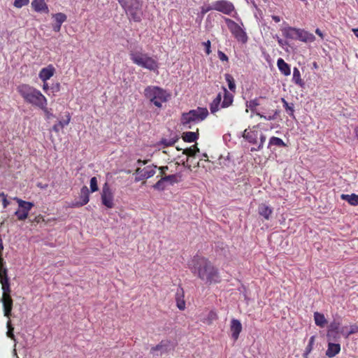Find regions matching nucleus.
Returning <instances> with one entry per match:
<instances>
[{
    "instance_id": "nucleus-38",
    "label": "nucleus",
    "mask_w": 358,
    "mask_h": 358,
    "mask_svg": "<svg viewBox=\"0 0 358 358\" xmlns=\"http://www.w3.org/2000/svg\"><path fill=\"white\" fill-rule=\"evenodd\" d=\"M166 183L167 182H166L164 180L160 179L152 187H153V189H157L159 191H163L166 188Z\"/></svg>"
},
{
    "instance_id": "nucleus-45",
    "label": "nucleus",
    "mask_w": 358,
    "mask_h": 358,
    "mask_svg": "<svg viewBox=\"0 0 358 358\" xmlns=\"http://www.w3.org/2000/svg\"><path fill=\"white\" fill-rule=\"evenodd\" d=\"M208 324H210L212 321L217 320V314L213 310H210V313L208 314Z\"/></svg>"
},
{
    "instance_id": "nucleus-17",
    "label": "nucleus",
    "mask_w": 358,
    "mask_h": 358,
    "mask_svg": "<svg viewBox=\"0 0 358 358\" xmlns=\"http://www.w3.org/2000/svg\"><path fill=\"white\" fill-rule=\"evenodd\" d=\"M170 341L169 340H162L159 343L153 346L151 348V353L154 355L156 352H160V354L162 355L168 352V347L170 346Z\"/></svg>"
},
{
    "instance_id": "nucleus-5",
    "label": "nucleus",
    "mask_w": 358,
    "mask_h": 358,
    "mask_svg": "<svg viewBox=\"0 0 358 358\" xmlns=\"http://www.w3.org/2000/svg\"><path fill=\"white\" fill-rule=\"evenodd\" d=\"M145 96L150 99L153 104L161 108L162 103L166 102L170 95L166 90L156 86H148L144 91Z\"/></svg>"
},
{
    "instance_id": "nucleus-37",
    "label": "nucleus",
    "mask_w": 358,
    "mask_h": 358,
    "mask_svg": "<svg viewBox=\"0 0 358 358\" xmlns=\"http://www.w3.org/2000/svg\"><path fill=\"white\" fill-rule=\"evenodd\" d=\"M161 180L171 185H173L178 182V179L175 175H169L162 177L161 178Z\"/></svg>"
},
{
    "instance_id": "nucleus-33",
    "label": "nucleus",
    "mask_w": 358,
    "mask_h": 358,
    "mask_svg": "<svg viewBox=\"0 0 358 358\" xmlns=\"http://www.w3.org/2000/svg\"><path fill=\"white\" fill-rule=\"evenodd\" d=\"M7 319H8V321H7V322H6V327H7L6 335H7V337L10 338L13 341H15V336L13 334V329H14V328L13 327V326L10 324V318H7Z\"/></svg>"
},
{
    "instance_id": "nucleus-60",
    "label": "nucleus",
    "mask_w": 358,
    "mask_h": 358,
    "mask_svg": "<svg viewBox=\"0 0 358 358\" xmlns=\"http://www.w3.org/2000/svg\"><path fill=\"white\" fill-rule=\"evenodd\" d=\"M168 169L167 166H163V167L159 168V169L161 170V173H163L164 169Z\"/></svg>"
},
{
    "instance_id": "nucleus-40",
    "label": "nucleus",
    "mask_w": 358,
    "mask_h": 358,
    "mask_svg": "<svg viewBox=\"0 0 358 358\" xmlns=\"http://www.w3.org/2000/svg\"><path fill=\"white\" fill-rule=\"evenodd\" d=\"M199 149L196 147V145H194L192 148L185 150L184 151V153L187 155V157H194L196 152H199Z\"/></svg>"
},
{
    "instance_id": "nucleus-41",
    "label": "nucleus",
    "mask_w": 358,
    "mask_h": 358,
    "mask_svg": "<svg viewBox=\"0 0 358 358\" xmlns=\"http://www.w3.org/2000/svg\"><path fill=\"white\" fill-rule=\"evenodd\" d=\"M173 144V143H169V144H166V147H164L163 148V150H161V149H159L157 150V152L155 153L157 155H161L162 154H164V155H169L170 153V150H169V146Z\"/></svg>"
},
{
    "instance_id": "nucleus-18",
    "label": "nucleus",
    "mask_w": 358,
    "mask_h": 358,
    "mask_svg": "<svg viewBox=\"0 0 358 358\" xmlns=\"http://www.w3.org/2000/svg\"><path fill=\"white\" fill-rule=\"evenodd\" d=\"M341 345L339 343H329L327 350L325 352V355L328 358H333L340 352Z\"/></svg>"
},
{
    "instance_id": "nucleus-23",
    "label": "nucleus",
    "mask_w": 358,
    "mask_h": 358,
    "mask_svg": "<svg viewBox=\"0 0 358 358\" xmlns=\"http://www.w3.org/2000/svg\"><path fill=\"white\" fill-rule=\"evenodd\" d=\"M339 327L340 323L338 322H332L331 324H329V331L327 334V337L329 341L336 337V334H338Z\"/></svg>"
},
{
    "instance_id": "nucleus-4",
    "label": "nucleus",
    "mask_w": 358,
    "mask_h": 358,
    "mask_svg": "<svg viewBox=\"0 0 358 358\" xmlns=\"http://www.w3.org/2000/svg\"><path fill=\"white\" fill-rule=\"evenodd\" d=\"M129 57L134 64L150 71H157L159 68L157 60L141 51H130Z\"/></svg>"
},
{
    "instance_id": "nucleus-62",
    "label": "nucleus",
    "mask_w": 358,
    "mask_h": 358,
    "mask_svg": "<svg viewBox=\"0 0 358 358\" xmlns=\"http://www.w3.org/2000/svg\"><path fill=\"white\" fill-rule=\"evenodd\" d=\"M45 113L47 114L48 117H50V116H52V114L50 113L48 110L47 112H45Z\"/></svg>"
},
{
    "instance_id": "nucleus-44",
    "label": "nucleus",
    "mask_w": 358,
    "mask_h": 358,
    "mask_svg": "<svg viewBox=\"0 0 358 358\" xmlns=\"http://www.w3.org/2000/svg\"><path fill=\"white\" fill-rule=\"evenodd\" d=\"M0 198H1L3 208H7L9 206L10 202L6 199V194L3 192H0Z\"/></svg>"
},
{
    "instance_id": "nucleus-14",
    "label": "nucleus",
    "mask_w": 358,
    "mask_h": 358,
    "mask_svg": "<svg viewBox=\"0 0 358 358\" xmlns=\"http://www.w3.org/2000/svg\"><path fill=\"white\" fill-rule=\"evenodd\" d=\"M55 71V69L53 67V66L49 65L45 68H43L40 71L38 77L43 82H46L48 80H49L51 77L53 76Z\"/></svg>"
},
{
    "instance_id": "nucleus-22",
    "label": "nucleus",
    "mask_w": 358,
    "mask_h": 358,
    "mask_svg": "<svg viewBox=\"0 0 358 358\" xmlns=\"http://www.w3.org/2000/svg\"><path fill=\"white\" fill-rule=\"evenodd\" d=\"M258 210L259 215L266 220H269L271 214L273 213V210L271 209V208L265 203H262L259 205Z\"/></svg>"
},
{
    "instance_id": "nucleus-2",
    "label": "nucleus",
    "mask_w": 358,
    "mask_h": 358,
    "mask_svg": "<svg viewBox=\"0 0 358 358\" xmlns=\"http://www.w3.org/2000/svg\"><path fill=\"white\" fill-rule=\"evenodd\" d=\"M17 92L24 102L38 107L44 112L48 111V100L40 90L29 84L22 83L17 87Z\"/></svg>"
},
{
    "instance_id": "nucleus-21",
    "label": "nucleus",
    "mask_w": 358,
    "mask_h": 358,
    "mask_svg": "<svg viewBox=\"0 0 358 358\" xmlns=\"http://www.w3.org/2000/svg\"><path fill=\"white\" fill-rule=\"evenodd\" d=\"M80 199H81V203L76 204L77 206H83L88 203L90 201V190L87 186H83L80 192Z\"/></svg>"
},
{
    "instance_id": "nucleus-25",
    "label": "nucleus",
    "mask_w": 358,
    "mask_h": 358,
    "mask_svg": "<svg viewBox=\"0 0 358 358\" xmlns=\"http://www.w3.org/2000/svg\"><path fill=\"white\" fill-rule=\"evenodd\" d=\"M234 96L229 93L226 88L224 87L223 101L222 102V108H227L233 103Z\"/></svg>"
},
{
    "instance_id": "nucleus-61",
    "label": "nucleus",
    "mask_w": 358,
    "mask_h": 358,
    "mask_svg": "<svg viewBox=\"0 0 358 358\" xmlns=\"http://www.w3.org/2000/svg\"><path fill=\"white\" fill-rule=\"evenodd\" d=\"M55 90L56 92H58L59 90V84L57 83L55 87Z\"/></svg>"
},
{
    "instance_id": "nucleus-27",
    "label": "nucleus",
    "mask_w": 358,
    "mask_h": 358,
    "mask_svg": "<svg viewBox=\"0 0 358 358\" xmlns=\"http://www.w3.org/2000/svg\"><path fill=\"white\" fill-rule=\"evenodd\" d=\"M292 80L295 83L296 85H299L301 87H303L305 85V83L301 77V72L299 69H297L296 67L294 68Z\"/></svg>"
},
{
    "instance_id": "nucleus-48",
    "label": "nucleus",
    "mask_w": 358,
    "mask_h": 358,
    "mask_svg": "<svg viewBox=\"0 0 358 358\" xmlns=\"http://www.w3.org/2000/svg\"><path fill=\"white\" fill-rule=\"evenodd\" d=\"M0 242H1V239H0ZM3 250V245H2V242L0 243V273H1V271L3 269H7L6 268L3 267V258H2V254H1V251Z\"/></svg>"
},
{
    "instance_id": "nucleus-7",
    "label": "nucleus",
    "mask_w": 358,
    "mask_h": 358,
    "mask_svg": "<svg viewBox=\"0 0 358 358\" xmlns=\"http://www.w3.org/2000/svg\"><path fill=\"white\" fill-rule=\"evenodd\" d=\"M224 21L231 34L238 41L243 43L248 41V36L245 31L236 22L229 18H225Z\"/></svg>"
},
{
    "instance_id": "nucleus-19",
    "label": "nucleus",
    "mask_w": 358,
    "mask_h": 358,
    "mask_svg": "<svg viewBox=\"0 0 358 358\" xmlns=\"http://www.w3.org/2000/svg\"><path fill=\"white\" fill-rule=\"evenodd\" d=\"M176 303L179 310H183L185 309V301L184 300V292L181 287H179L176 292Z\"/></svg>"
},
{
    "instance_id": "nucleus-64",
    "label": "nucleus",
    "mask_w": 358,
    "mask_h": 358,
    "mask_svg": "<svg viewBox=\"0 0 358 358\" xmlns=\"http://www.w3.org/2000/svg\"><path fill=\"white\" fill-rule=\"evenodd\" d=\"M203 157H207V155L206 154H203Z\"/></svg>"
},
{
    "instance_id": "nucleus-9",
    "label": "nucleus",
    "mask_w": 358,
    "mask_h": 358,
    "mask_svg": "<svg viewBox=\"0 0 358 358\" xmlns=\"http://www.w3.org/2000/svg\"><path fill=\"white\" fill-rule=\"evenodd\" d=\"M101 203L105 207L112 208L113 207V194L108 182H105L102 187L101 194Z\"/></svg>"
},
{
    "instance_id": "nucleus-26",
    "label": "nucleus",
    "mask_w": 358,
    "mask_h": 358,
    "mask_svg": "<svg viewBox=\"0 0 358 358\" xmlns=\"http://www.w3.org/2000/svg\"><path fill=\"white\" fill-rule=\"evenodd\" d=\"M198 131H199V130L197 129V131L196 132H193V131L184 132L182 134L183 140L185 142H188V143H192V142L196 141L197 140V138H199V132Z\"/></svg>"
},
{
    "instance_id": "nucleus-53",
    "label": "nucleus",
    "mask_w": 358,
    "mask_h": 358,
    "mask_svg": "<svg viewBox=\"0 0 358 358\" xmlns=\"http://www.w3.org/2000/svg\"><path fill=\"white\" fill-rule=\"evenodd\" d=\"M258 105H259L258 100L254 99V100H251L250 101L249 107L252 108L253 107H256Z\"/></svg>"
},
{
    "instance_id": "nucleus-43",
    "label": "nucleus",
    "mask_w": 358,
    "mask_h": 358,
    "mask_svg": "<svg viewBox=\"0 0 358 358\" xmlns=\"http://www.w3.org/2000/svg\"><path fill=\"white\" fill-rule=\"evenodd\" d=\"M71 121V116L69 113H67L66 116V119L63 120H60L59 122V125L61 129H63L66 125L69 124Z\"/></svg>"
},
{
    "instance_id": "nucleus-56",
    "label": "nucleus",
    "mask_w": 358,
    "mask_h": 358,
    "mask_svg": "<svg viewBox=\"0 0 358 358\" xmlns=\"http://www.w3.org/2000/svg\"><path fill=\"white\" fill-rule=\"evenodd\" d=\"M48 89H49V85H48L47 81L46 82H43V90H44V92H46Z\"/></svg>"
},
{
    "instance_id": "nucleus-8",
    "label": "nucleus",
    "mask_w": 358,
    "mask_h": 358,
    "mask_svg": "<svg viewBox=\"0 0 358 358\" xmlns=\"http://www.w3.org/2000/svg\"><path fill=\"white\" fill-rule=\"evenodd\" d=\"M214 10L231 15L235 11L234 3L227 0H218L213 2Z\"/></svg>"
},
{
    "instance_id": "nucleus-57",
    "label": "nucleus",
    "mask_w": 358,
    "mask_h": 358,
    "mask_svg": "<svg viewBox=\"0 0 358 358\" xmlns=\"http://www.w3.org/2000/svg\"><path fill=\"white\" fill-rule=\"evenodd\" d=\"M272 18L273 20L275 22H280V17L279 16H277V15H273L272 16Z\"/></svg>"
},
{
    "instance_id": "nucleus-3",
    "label": "nucleus",
    "mask_w": 358,
    "mask_h": 358,
    "mask_svg": "<svg viewBox=\"0 0 358 358\" xmlns=\"http://www.w3.org/2000/svg\"><path fill=\"white\" fill-rule=\"evenodd\" d=\"M0 282L2 289V296L0 302L2 303L3 313H4L5 317L10 318L13 307V300L10 296L11 289L9 278L7 275V269L1 271V273H0Z\"/></svg>"
},
{
    "instance_id": "nucleus-1",
    "label": "nucleus",
    "mask_w": 358,
    "mask_h": 358,
    "mask_svg": "<svg viewBox=\"0 0 358 358\" xmlns=\"http://www.w3.org/2000/svg\"><path fill=\"white\" fill-rule=\"evenodd\" d=\"M189 269L194 275L203 281L206 285H215L220 282L218 268L204 257H193L189 263Z\"/></svg>"
},
{
    "instance_id": "nucleus-55",
    "label": "nucleus",
    "mask_w": 358,
    "mask_h": 358,
    "mask_svg": "<svg viewBox=\"0 0 358 358\" xmlns=\"http://www.w3.org/2000/svg\"><path fill=\"white\" fill-rule=\"evenodd\" d=\"M315 34H317L320 37H321V38H324V35L319 28L316 29Z\"/></svg>"
},
{
    "instance_id": "nucleus-47",
    "label": "nucleus",
    "mask_w": 358,
    "mask_h": 358,
    "mask_svg": "<svg viewBox=\"0 0 358 358\" xmlns=\"http://www.w3.org/2000/svg\"><path fill=\"white\" fill-rule=\"evenodd\" d=\"M0 242H1V239H0ZM3 250V245H2V242L0 243V273H1V271L3 269H7L6 268L3 267V258H2V254H1V251Z\"/></svg>"
},
{
    "instance_id": "nucleus-10",
    "label": "nucleus",
    "mask_w": 358,
    "mask_h": 358,
    "mask_svg": "<svg viewBox=\"0 0 358 358\" xmlns=\"http://www.w3.org/2000/svg\"><path fill=\"white\" fill-rule=\"evenodd\" d=\"M293 39L299 40L302 42L308 43L314 41L315 37L313 34L309 33L308 31L304 29L292 27V40Z\"/></svg>"
},
{
    "instance_id": "nucleus-54",
    "label": "nucleus",
    "mask_w": 358,
    "mask_h": 358,
    "mask_svg": "<svg viewBox=\"0 0 358 358\" xmlns=\"http://www.w3.org/2000/svg\"><path fill=\"white\" fill-rule=\"evenodd\" d=\"M282 101L284 103V106L285 107L286 110H291V107L289 106V103H287V101H286L285 100V99H282Z\"/></svg>"
},
{
    "instance_id": "nucleus-30",
    "label": "nucleus",
    "mask_w": 358,
    "mask_h": 358,
    "mask_svg": "<svg viewBox=\"0 0 358 358\" xmlns=\"http://www.w3.org/2000/svg\"><path fill=\"white\" fill-rule=\"evenodd\" d=\"M222 101V94L219 93L210 105L211 113L215 114L219 110V106Z\"/></svg>"
},
{
    "instance_id": "nucleus-24",
    "label": "nucleus",
    "mask_w": 358,
    "mask_h": 358,
    "mask_svg": "<svg viewBox=\"0 0 358 358\" xmlns=\"http://www.w3.org/2000/svg\"><path fill=\"white\" fill-rule=\"evenodd\" d=\"M341 199H342V200L349 203L351 206H358V194H341Z\"/></svg>"
},
{
    "instance_id": "nucleus-49",
    "label": "nucleus",
    "mask_w": 358,
    "mask_h": 358,
    "mask_svg": "<svg viewBox=\"0 0 358 358\" xmlns=\"http://www.w3.org/2000/svg\"><path fill=\"white\" fill-rule=\"evenodd\" d=\"M218 57L221 61H226L227 62L229 60L228 57L226 54H224L223 52L219 50L217 52Z\"/></svg>"
},
{
    "instance_id": "nucleus-52",
    "label": "nucleus",
    "mask_w": 358,
    "mask_h": 358,
    "mask_svg": "<svg viewBox=\"0 0 358 358\" xmlns=\"http://www.w3.org/2000/svg\"><path fill=\"white\" fill-rule=\"evenodd\" d=\"M314 341V337H310L309 343H308V345L306 347V353H309L311 350V346Z\"/></svg>"
},
{
    "instance_id": "nucleus-28",
    "label": "nucleus",
    "mask_w": 358,
    "mask_h": 358,
    "mask_svg": "<svg viewBox=\"0 0 358 358\" xmlns=\"http://www.w3.org/2000/svg\"><path fill=\"white\" fill-rule=\"evenodd\" d=\"M277 65L282 73L288 76L290 73L289 66L282 59L279 58L277 62Z\"/></svg>"
},
{
    "instance_id": "nucleus-36",
    "label": "nucleus",
    "mask_w": 358,
    "mask_h": 358,
    "mask_svg": "<svg viewBox=\"0 0 358 358\" xmlns=\"http://www.w3.org/2000/svg\"><path fill=\"white\" fill-rule=\"evenodd\" d=\"M243 137L248 139L250 143H254L255 141V134L252 131H248L245 129L243 133Z\"/></svg>"
},
{
    "instance_id": "nucleus-35",
    "label": "nucleus",
    "mask_w": 358,
    "mask_h": 358,
    "mask_svg": "<svg viewBox=\"0 0 358 358\" xmlns=\"http://www.w3.org/2000/svg\"><path fill=\"white\" fill-rule=\"evenodd\" d=\"M14 215L17 216V219L20 221H24L27 219L29 213L23 211L22 210H17Z\"/></svg>"
},
{
    "instance_id": "nucleus-29",
    "label": "nucleus",
    "mask_w": 358,
    "mask_h": 358,
    "mask_svg": "<svg viewBox=\"0 0 358 358\" xmlns=\"http://www.w3.org/2000/svg\"><path fill=\"white\" fill-rule=\"evenodd\" d=\"M315 324L319 327L323 328L327 324V320L323 313H319L317 312L314 313Z\"/></svg>"
},
{
    "instance_id": "nucleus-20",
    "label": "nucleus",
    "mask_w": 358,
    "mask_h": 358,
    "mask_svg": "<svg viewBox=\"0 0 358 358\" xmlns=\"http://www.w3.org/2000/svg\"><path fill=\"white\" fill-rule=\"evenodd\" d=\"M13 199L16 200L18 203V207L20 208V210L29 213L31 210L32 207L34 206V204L32 202L27 201L17 197H14Z\"/></svg>"
},
{
    "instance_id": "nucleus-50",
    "label": "nucleus",
    "mask_w": 358,
    "mask_h": 358,
    "mask_svg": "<svg viewBox=\"0 0 358 358\" xmlns=\"http://www.w3.org/2000/svg\"><path fill=\"white\" fill-rule=\"evenodd\" d=\"M203 44V45L206 48V55H210L211 53L210 41L208 40L206 42H204Z\"/></svg>"
},
{
    "instance_id": "nucleus-46",
    "label": "nucleus",
    "mask_w": 358,
    "mask_h": 358,
    "mask_svg": "<svg viewBox=\"0 0 358 358\" xmlns=\"http://www.w3.org/2000/svg\"><path fill=\"white\" fill-rule=\"evenodd\" d=\"M214 10L213 3H212V5L202 6L201 8V13L202 15H205L206 13H207L210 10Z\"/></svg>"
},
{
    "instance_id": "nucleus-31",
    "label": "nucleus",
    "mask_w": 358,
    "mask_h": 358,
    "mask_svg": "<svg viewBox=\"0 0 358 358\" xmlns=\"http://www.w3.org/2000/svg\"><path fill=\"white\" fill-rule=\"evenodd\" d=\"M225 80L228 83V87L229 90L232 92H235L236 90V84L235 80L233 76L229 73L225 74Z\"/></svg>"
},
{
    "instance_id": "nucleus-63",
    "label": "nucleus",
    "mask_w": 358,
    "mask_h": 358,
    "mask_svg": "<svg viewBox=\"0 0 358 358\" xmlns=\"http://www.w3.org/2000/svg\"><path fill=\"white\" fill-rule=\"evenodd\" d=\"M138 163H141V161L140 159H138Z\"/></svg>"
},
{
    "instance_id": "nucleus-32",
    "label": "nucleus",
    "mask_w": 358,
    "mask_h": 358,
    "mask_svg": "<svg viewBox=\"0 0 358 358\" xmlns=\"http://www.w3.org/2000/svg\"><path fill=\"white\" fill-rule=\"evenodd\" d=\"M268 145L270 147L273 145H276L278 147H282L285 146V143H283L282 140L278 138V137H272L269 140Z\"/></svg>"
},
{
    "instance_id": "nucleus-16",
    "label": "nucleus",
    "mask_w": 358,
    "mask_h": 358,
    "mask_svg": "<svg viewBox=\"0 0 358 358\" xmlns=\"http://www.w3.org/2000/svg\"><path fill=\"white\" fill-rule=\"evenodd\" d=\"M202 159L199 158H186L185 161L184 159H181L180 162H182V165L187 169L190 171H193L194 169H196L200 166V162Z\"/></svg>"
},
{
    "instance_id": "nucleus-11",
    "label": "nucleus",
    "mask_w": 358,
    "mask_h": 358,
    "mask_svg": "<svg viewBox=\"0 0 358 358\" xmlns=\"http://www.w3.org/2000/svg\"><path fill=\"white\" fill-rule=\"evenodd\" d=\"M156 166H148L143 169L141 168H137L136 169V174L137 176L135 177V182H138L140 180H143L145 179H148L150 177H152L154 176V174L156 173Z\"/></svg>"
},
{
    "instance_id": "nucleus-13",
    "label": "nucleus",
    "mask_w": 358,
    "mask_h": 358,
    "mask_svg": "<svg viewBox=\"0 0 358 358\" xmlns=\"http://www.w3.org/2000/svg\"><path fill=\"white\" fill-rule=\"evenodd\" d=\"M52 17L54 18L55 23L53 24L52 28L55 32H59L61 29V27L63 22H64L67 17L63 13H57L52 15Z\"/></svg>"
},
{
    "instance_id": "nucleus-15",
    "label": "nucleus",
    "mask_w": 358,
    "mask_h": 358,
    "mask_svg": "<svg viewBox=\"0 0 358 358\" xmlns=\"http://www.w3.org/2000/svg\"><path fill=\"white\" fill-rule=\"evenodd\" d=\"M31 6L36 12L48 13L49 8L45 0H33Z\"/></svg>"
},
{
    "instance_id": "nucleus-12",
    "label": "nucleus",
    "mask_w": 358,
    "mask_h": 358,
    "mask_svg": "<svg viewBox=\"0 0 358 358\" xmlns=\"http://www.w3.org/2000/svg\"><path fill=\"white\" fill-rule=\"evenodd\" d=\"M242 326L241 322L237 319H232L230 323L231 336L234 341H237L238 336L241 334Z\"/></svg>"
},
{
    "instance_id": "nucleus-51",
    "label": "nucleus",
    "mask_w": 358,
    "mask_h": 358,
    "mask_svg": "<svg viewBox=\"0 0 358 358\" xmlns=\"http://www.w3.org/2000/svg\"><path fill=\"white\" fill-rule=\"evenodd\" d=\"M118 3L120 4V6L126 9L129 6V1L128 0H117Z\"/></svg>"
},
{
    "instance_id": "nucleus-59",
    "label": "nucleus",
    "mask_w": 358,
    "mask_h": 358,
    "mask_svg": "<svg viewBox=\"0 0 358 358\" xmlns=\"http://www.w3.org/2000/svg\"><path fill=\"white\" fill-rule=\"evenodd\" d=\"M352 31L354 32L355 35L358 38V28L353 29Z\"/></svg>"
},
{
    "instance_id": "nucleus-39",
    "label": "nucleus",
    "mask_w": 358,
    "mask_h": 358,
    "mask_svg": "<svg viewBox=\"0 0 358 358\" xmlns=\"http://www.w3.org/2000/svg\"><path fill=\"white\" fill-rule=\"evenodd\" d=\"M98 191L97 178L94 176L90 179V192H95Z\"/></svg>"
},
{
    "instance_id": "nucleus-34",
    "label": "nucleus",
    "mask_w": 358,
    "mask_h": 358,
    "mask_svg": "<svg viewBox=\"0 0 358 358\" xmlns=\"http://www.w3.org/2000/svg\"><path fill=\"white\" fill-rule=\"evenodd\" d=\"M358 331V327L355 324H352L350 326V331L346 332L343 331V329L342 331H341V334H343L344 337L348 338V336L353 335L354 334L357 333Z\"/></svg>"
},
{
    "instance_id": "nucleus-42",
    "label": "nucleus",
    "mask_w": 358,
    "mask_h": 358,
    "mask_svg": "<svg viewBox=\"0 0 358 358\" xmlns=\"http://www.w3.org/2000/svg\"><path fill=\"white\" fill-rule=\"evenodd\" d=\"M29 1V0H15L13 5L15 7L20 8L27 5Z\"/></svg>"
},
{
    "instance_id": "nucleus-6",
    "label": "nucleus",
    "mask_w": 358,
    "mask_h": 358,
    "mask_svg": "<svg viewBox=\"0 0 358 358\" xmlns=\"http://www.w3.org/2000/svg\"><path fill=\"white\" fill-rule=\"evenodd\" d=\"M208 115V111L206 108L198 107L196 109L190 110L185 113L181 117V123L183 126L190 129L191 123L199 122L204 120Z\"/></svg>"
},
{
    "instance_id": "nucleus-58",
    "label": "nucleus",
    "mask_w": 358,
    "mask_h": 358,
    "mask_svg": "<svg viewBox=\"0 0 358 358\" xmlns=\"http://www.w3.org/2000/svg\"><path fill=\"white\" fill-rule=\"evenodd\" d=\"M60 127L59 125V123L53 126V130L58 132L60 129Z\"/></svg>"
}]
</instances>
